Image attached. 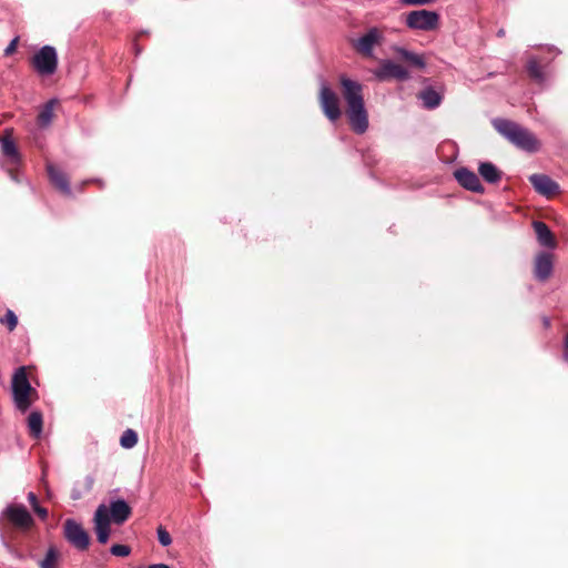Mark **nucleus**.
Wrapping results in <instances>:
<instances>
[{
  "instance_id": "obj_10",
  "label": "nucleus",
  "mask_w": 568,
  "mask_h": 568,
  "mask_svg": "<svg viewBox=\"0 0 568 568\" xmlns=\"http://www.w3.org/2000/svg\"><path fill=\"white\" fill-rule=\"evenodd\" d=\"M382 39L381 31L377 28H371L365 34L353 42V47L361 54L372 58L374 47L379 44Z\"/></svg>"
},
{
  "instance_id": "obj_32",
  "label": "nucleus",
  "mask_w": 568,
  "mask_h": 568,
  "mask_svg": "<svg viewBox=\"0 0 568 568\" xmlns=\"http://www.w3.org/2000/svg\"><path fill=\"white\" fill-rule=\"evenodd\" d=\"M17 43H18V38H14L13 40H11V42L4 49V54L9 55V54L13 53L16 51Z\"/></svg>"
},
{
  "instance_id": "obj_33",
  "label": "nucleus",
  "mask_w": 568,
  "mask_h": 568,
  "mask_svg": "<svg viewBox=\"0 0 568 568\" xmlns=\"http://www.w3.org/2000/svg\"><path fill=\"white\" fill-rule=\"evenodd\" d=\"M33 510L41 519H45L48 517V510L41 507L39 504L34 506Z\"/></svg>"
},
{
  "instance_id": "obj_2",
  "label": "nucleus",
  "mask_w": 568,
  "mask_h": 568,
  "mask_svg": "<svg viewBox=\"0 0 568 568\" xmlns=\"http://www.w3.org/2000/svg\"><path fill=\"white\" fill-rule=\"evenodd\" d=\"M491 123L499 134L506 138L518 149L529 153H534L539 150L540 143L538 139L528 129L503 118H496Z\"/></svg>"
},
{
  "instance_id": "obj_35",
  "label": "nucleus",
  "mask_w": 568,
  "mask_h": 568,
  "mask_svg": "<svg viewBox=\"0 0 568 568\" xmlns=\"http://www.w3.org/2000/svg\"><path fill=\"white\" fill-rule=\"evenodd\" d=\"M81 496H82V494L78 489H73L72 493H71V498L74 499V500L80 499Z\"/></svg>"
},
{
  "instance_id": "obj_13",
  "label": "nucleus",
  "mask_w": 568,
  "mask_h": 568,
  "mask_svg": "<svg viewBox=\"0 0 568 568\" xmlns=\"http://www.w3.org/2000/svg\"><path fill=\"white\" fill-rule=\"evenodd\" d=\"M528 180L540 195L549 197L559 191L558 183L546 174H531Z\"/></svg>"
},
{
  "instance_id": "obj_5",
  "label": "nucleus",
  "mask_w": 568,
  "mask_h": 568,
  "mask_svg": "<svg viewBox=\"0 0 568 568\" xmlns=\"http://www.w3.org/2000/svg\"><path fill=\"white\" fill-rule=\"evenodd\" d=\"M439 16L435 11L414 10L406 17V24L414 30L430 31L437 28Z\"/></svg>"
},
{
  "instance_id": "obj_36",
  "label": "nucleus",
  "mask_w": 568,
  "mask_h": 568,
  "mask_svg": "<svg viewBox=\"0 0 568 568\" xmlns=\"http://www.w3.org/2000/svg\"><path fill=\"white\" fill-rule=\"evenodd\" d=\"M564 358L568 362V335L565 338V353Z\"/></svg>"
},
{
  "instance_id": "obj_31",
  "label": "nucleus",
  "mask_w": 568,
  "mask_h": 568,
  "mask_svg": "<svg viewBox=\"0 0 568 568\" xmlns=\"http://www.w3.org/2000/svg\"><path fill=\"white\" fill-rule=\"evenodd\" d=\"M406 6H424L433 2V0H400Z\"/></svg>"
},
{
  "instance_id": "obj_39",
  "label": "nucleus",
  "mask_w": 568,
  "mask_h": 568,
  "mask_svg": "<svg viewBox=\"0 0 568 568\" xmlns=\"http://www.w3.org/2000/svg\"><path fill=\"white\" fill-rule=\"evenodd\" d=\"M88 481H89V488H91V485H92V478H88Z\"/></svg>"
},
{
  "instance_id": "obj_6",
  "label": "nucleus",
  "mask_w": 568,
  "mask_h": 568,
  "mask_svg": "<svg viewBox=\"0 0 568 568\" xmlns=\"http://www.w3.org/2000/svg\"><path fill=\"white\" fill-rule=\"evenodd\" d=\"M320 104L323 110V113L326 118L335 122L339 119L342 112L339 108V102L336 93L324 82L321 83L320 90Z\"/></svg>"
},
{
  "instance_id": "obj_26",
  "label": "nucleus",
  "mask_w": 568,
  "mask_h": 568,
  "mask_svg": "<svg viewBox=\"0 0 568 568\" xmlns=\"http://www.w3.org/2000/svg\"><path fill=\"white\" fill-rule=\"evenodd\" d=\"M138 443V434L135 430L129 428L123 432L121 438H120V444L123 448H132L136 445Z\"/></svg>"
},
{
  "instance_id": "obj_37",
  "label": "nucleus",
  "mask_w": 568,
  "mask_h": 568,
  "mask_svg": "<svg viewBox=\"0 0 568 568\" xmlns=\"http://www.w3.org/2000/svg\"><path fill=\"white\" fill-rule=\"evenodd\" d=\"M148 568H171V567L166 564H153V565H150Z\"/></svg>"
},
{
  "instance_id": "obj_19",
  "label": "nucleus",
  "mask_w": 568,
  "mask_h": 568,
  "mask_svg": "<svg viewBox=\"0 0 568 568\" xmlns=\"http://www.w3.org/2000/svg\"><path fill=\"white\" fill-rule=\"evenodd\" d=\"M478 173L489 184H496L503 178V172L491 162H480Z\"/></svg>"
},
{
  "instance_id": "obj_12",
  "label": "nucleus",
  "mask_w": 568,
  "mask_h": 568,
  "mask_svg": "<svg viewBox=\"0 0 568 568\" xmlns=\"http://www.w3.org/2000/svg\"><path fill=\"white\" fill-rule=\"evenodd\" d=\"M454 175L457 182L466 190L479 194L484 193L485 189L480 183L479 178L473 171L466 168H460L454 172Z\"/></svg>"
},
{
  "instance_id": "obj_27",
  "label": "nucleus",
  "mask_w": 568,
  "mask_h": 568,
  "mask_svg": "<svg viewBox=\"0 0 568 568\" xmlns=\"http://www.w3.org/2000/svg\"><path fill=\"white\" fill-rule=\"evenodd\" d=\"M0 323L8 326V329L12 332L18 325V317L13 311L8 310L3 317L0 318Z\"/></svg>"
},
{
  "instance_id": "obj_16",
  "label": "nucleus",
  "mask_w": 568,
  "mask_h": 568,
  "mask_svg": "<svg viewBox=\"0 0 568 568\" xmlns=\"http://www.w3.org/2000/svg\"><path fill=\"white\" fill-rule=\"evenodd\" d=\"M554 263L550 253L541 252L536 256L534 273L537 280L546 281L552 273Z\"/></svg>"
},
{
  "instance_id": "obj_22",
  "label": "nucleus",
  "mask_w": 568,
  "mask_h": 568,
  "mask_svg": "<svg viewBox=\"0 0 568 568\" xmlns=\"http://www.w3.org/2000/svg\"><path fill=\"white\" fill-rule=\"evenodd\" d=\"M60 561V552L55 546H50L44 558L39 562V568H57Z\"/></svg>"
},
{
  "instance_id": "obj_17",
  "label": "nucleus",
  "mask_w": 568,
  "mask_h": 568,
  "mask_svg": "<svg viewBox=\"0 0 568 568\" xmlns=\"http://www.w3.org/2000/svg\"><path fill=\"white\" fill-rule=\"evenodd\" d=\"M47 171L50 181L55 185V187H58L63 194L70 196L72 193L68 176L52 163L47 164Z\"/></svg>"
},
{
  "instance_id": "obj_18",
  "label": "nucleus",
  "mask_w": 568,
  "mask_h": 568,
  "mask_svg": "<svg viewBox=\"0 0 568 568\" xmlns=\"http://www.w3.org/2000/svg\"><path fill=\"white\" fill-rule=\"evenodd\" d=\"M532 227L535 230L537 241L541 246H545L547 248L556 247L557 243L555 236L546 223L541 221H535L532 223Z\"/></svg>"
},
{
  "instance_id": "obj_34",
  "label": "nucleus",
  "mask_w": 568,
  "mask_h": 568,
  "mask_svg": "<svg viewBox=\"0 0 568 568\" xmlns=\"http://www.w3.org/2000/svg\"><path fill=\"white\" fill-rule=\"evenodd\" d=\"M28 500H29V503H30V505H31L32 509L34 508V506H37V505H38V498H37L36 494H34V493H32V491H30V493L28 494Z\"/></svg>"
},
{
  "instance_id": "obj_21",
  "label": "nucleus",
  "mask_w": 568,
  "mask_h": 568,
  "mask_svg": "<svg viewBox=\"0 0 568 568\" xmlns=\"http://www.w3.org/2000/svg\"><path fill=\"white\" fill-rule=\"evenodd\" d=\"M527 72L529 77L536 81L538 84H544L546 81V75L540 67V61L531 57L527 62Z\"/></svg>"
},
{
  "instance_id": "obj_11",
  "label": "nucleus",
  "mask_w": 568,
  "mask_h": 568,
  "mask_svg": "<svg viewBox=\"0 0 568 568\" xmlns=\"http://www.w3.org/2000/svg\"><path fill=\"white\" fill-rule=\"evenodd\" d=\"M94 529L100 544H105L110 537V518L108 507L102 504L94 513Z\"/></svg>"
},
{
  "instance_id": "obj_23",
  "label": "nucleus",
  "mask_w": 568,
  "mask_h": 568,
  "mask_svg": "<svg viewBox=\"0 0 568 568\" xmlns=\"http://www.w3.org/2000/svg\"><path fill=\"white\" fill-rule=\"evenodd\" d=\"M42 414L40 412H32L28 417V427L34 438H39L42 434Z\"/></svg>"
},
{
  "instance_id": "obj_20",
  "label": "nucleus",
  "mask_w": 568,
  "mask_h": 568,
  "mask_svg": "<svg viewBox=\"0 0 568 568\" xmlns=\"http://www.w3.org/2000/svg\"><path fill=\"white\" fill-rule=\"evenodd\" d=\"M419 99L422 100L423 106L427 110H434L438 108L442 103V95L433 88H426L419 93Z\"/></svg>"
},
{
  "instance_id": "obj_25",
  "label": "nucleus",
  "mask_w": 568,
  "mask_h": 568,
  "mask_svg": "<svg viewBox=\"0 0 568 568\" xmlns=\"http://www.w3.org/2000/svg\"><path fill=\"white\" fill-rule=\"evenodd\" d=\"M53 105L54 100H51L48 103H45V105L39 112L38 123L40 126H48L51 123L53 118Z\"/></svg>"
},
{
  "instance_id": "obj_30",
  "label": "nucleus",
  "mask_w": 568,
  "mask_h": 568,
  "mask_svg": "<svg viewBox=\"0 0 568 568\" xmlns=\"http://www.w3.org/2000/svg\"><path fill=\"white\" fill-rule=\"evenodd\" d=\"M1 537V544L2 546L4 547V549L10 554L12 555L13 557L18 558V559H22V555L16 550L8 541L7 539L3 537V535L0 536Z\"/></svg>"
},
{
  "instance_id": "obj_1",
  "label": "nucleus",
  "mask_w": 568,
  "mask_h": 568,
  "mask_svg": "<svg viewBox=\"0 0 568 568\" xmlns=\"http://www.w3.org/2000/svg\"><path fill=\"white\" fill-rule=\"evenodd\" d=\"M343 98L346 101V114L352 130L356 134H364L368 129V114L363 98V87L345 75L339 78Z\"/></svg>"
},
{
  "instance_id": "obj_4",
  "label": "nucleus",
  "mask_w": 568,
  "mask_h": 568,
  "mask_svg": "<svg viewBox=\"0 0 568 568\" xmlns=\"http://www.w3.org/2000/svg\"><path fill=\"white\" fill-rule=\"evenodd\" d=\"M32 67L40 75H51L58 68L57 50L51 45H43L32 57Z\"/></svg>"
},
{
  "instance_id": "obj_29",
  "label": "nucleus",
  "mask_w": 568,
  "mask_h": 568,
  "mask_svg": "<svg viewBox=\"0 0 568 568\" xmlns=\"http://www.w3.org/2000/svg\"><path fill=\"white\" fill-rule=\"evenodd\" d=\"M156 534H158V540L162 546L166 547L172 544V538H171L169 531H166L163 527H159L156 530Z\"/></svg>"
},
{
  "instance_id": "obj_9",
  "label": "nucleus",
  "mask_w": 568,
  "mask_h": 568,
  "mask_svg": "<svg viewBox=\"0 0 568 568\" xmlns=\"http://www.w3.org/2000/svg\"><path fill=\"white\" fill-rule=\"evenodd\" d=\"M374 75L379 81H385L389 79H396L399 81H405L409 79V72L398 63H395L392 60H384L379 68L374 71Z\"/></svg>"
},
{
  "instance_id": "obj_15",
  "label": "nucleus",
  "mask_w": 568,
  "mask_h": 568,
  "mask_svg": "<svg viewBox=\"0 0 568 568\" xmlns=\"http://www.w3.org/2000/svg\"><path fill=\"white\" fill-rule=\"evenodd\" d=\"M1 151L6 158L4 165L11 172L12 168L20 164L21 158L13 139L10 135L1 138Z\"/></svg>"
},
{
  "instance_id": "obj_38",
  "label": "nucleus",
  "mask_w": 568,
  "mask_h": 568,
  "mask_svg": "<svg viewBox=\"0 0 568 568\" xmlns=\"http://www.w3.org/2000/svg\"><path fill=\"white\" fill-rule=\"evenodd\" d=\"M505 36V30L504 29H500L497 31V37L501 38Z\"/></svg>"
},
{
  "instance_id": "obj_7",
  "label": "nucleus",
  "mask_w": 568,
  "mask_h": 568,
  "mask_svg": "<svg viewBox=\"0 0 568 568\" xmlns=\"http://www.w3.org/2000/svg\"><path fill=\"white\" fill-rule=\"evenodd\" d=\"M65 539L79 550H85L90 544V537L83 527L73 519L64 523Z\"/></svg>"
},
{
  "instance_id": "obj_28",
  "label": "nucleus",
  "mask_w": 568,
  "mask_h": 568,
  "mask_svg": "<svg viewBox=\"0 0 568 568\" xmlns=\"http://www.w3.org/2000/svg\"><path fill=\"white\" fill-rule=\"evenodd\" d=\"M110 552L116 557H126L131 554V548L126 545L115 544L110 548Z\"/></svg>"
},
{
  "instance_id": "obj_24",
  "label": "nucleus",
  "mask_w": 568,
  "mask_h": 568,
  "mask_svg": "<svg viewBox=\"0 0 568 568\" xmlns=\"http://www.w3.org/2000/svg\"><path fill=\"white\" fill-rule=\"evenodd\" d=\"M397 53L405 60L407 61L408 63H410L412 65L416 67V68H419V69H424L426 63L423 59L422 55L419 54H416L412 51H408L404 48H398L397 49Z\"/></svg>"
},
{
  "instance_id": "obj_8",
  "label": "nucleus",
  "mask_w": 568,
  "mask_h": 568,
  "mask_svg": "<svg viewBox=\"0 0 568 568\" xmlns=\"http://www.w3.org/2000/svg\"><path fill=\"white\" fill-rule=\"evenodd\" d=\"M1 517H7L16 527L28 529L33 524V518L23 505H8L1 513Z\"/></svg>"
},
{
  "instance_id": "obj_3",
  "label": "nucleus",
  "mask_w": 568,
  "mask_h": 568,
  "mask_svg": "<svg viewBox=\"0 0 568 568\" xmlns=\"http://www.w3.org/2000/svg\"><path fill=\"white\" fill-rule=\"evenodd\" d=\"M12 396L18 409L26 412L30 405V392L32 390L31 384L28 379L26 367L17 368L12 375Z\"/></svg>"
},
{
  "instance_id": "obj_14",
  "label": "nucleus",
  "mask_w": 568,
  "mask_h": 568,
  "mask_svg": "<svg viewBox=\"0 0 568 568\" xmlns=\"http://www.w3.org/2000/svg\"><path fill=\"white\" fill-rule=\"evenodd\" d=\"M110 521L122 525L131 516L132 509L130 505L121 498L110 500L108 508Z\"/></svg>"
}]
</instances>
